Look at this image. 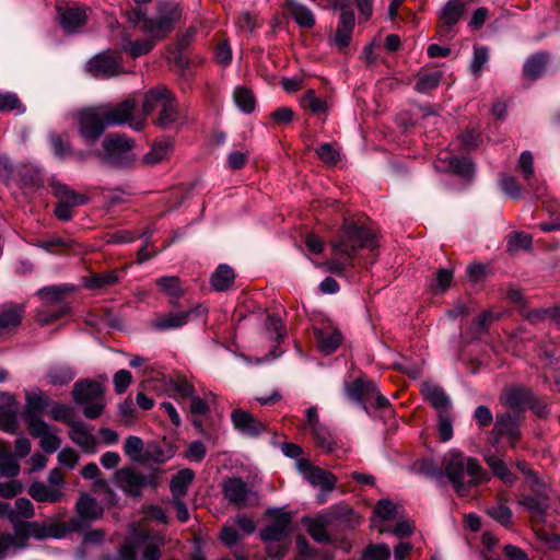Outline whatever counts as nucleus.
Returning <instances> with one entry per match:
<instances>
[{"instance_id":"nucleus-1","label":"nucleus","mask_w":560,"mask_h":560,"mask_svg":"<svg viewBox=\"0 0 560 560\" xmlns=\"http://www.w3.org/2000/svg\"><path fill=\"white\" fill-rule=\"evenodd\" d=\"M330 245L331 257L326 261L327 270L341 277L352 267V260L358 250L375 248L377 238L371 230L354 223H348L342 226Z\"/></svg>"},{"instance_id":"nucleus-2","label":"nucleus","mask_w":560,"mask_h":560,"mask_svg":"<svg viewBox=\"0 0 560 560\" xmlns=\"http://www.w3.org/2000/svg\"><path fill=\"white\" fill-rule=\"evenodd\" d=\"M442 467L459 497L467 495L471 487L489 480L488 472L482 469L476 458L466 457L458 451L446 453Z\"/></svg>"},{"instance_id":"nucleus-3","label":"nucleus","mask_w":560,"mask_h":560,"mask_svg":"<svg viewBox=\"0 0 560 560\" xmlns=\"http://www.w3.org/2000/svg\"><path fill=\"white\" fill-rule=\"evenodd\" d=\"M182 14L180 4L163 1L159 2L155 16L148 18L140 8H136L129 13L128 19L132 23L143 22V31L159 40L173 31L174 25L182 19Z\"/></svg>"},{"instance_id":"nucleus-4","label":"nucleus","mask_w":560,"mask_h":560,"mask_svg":"<svg viewBox=\"0 0 560 560\" xmlns=\"http://www.w3.org/2000/svg\"><path fill=\"white\" fill-rule=\"evenodd\" d=\"M103 152L98 153L101 161L113 167H128L135 160L133 141L126 136L112 135L104 139Z\"/></svg>"},{"instance_id":"nucleus-5","label":"nucleus","mask_w":560,"mask_h":560,"mask_svg":"<svg viewBox=\"0 0 560 560\" xmlns=\"http://www.w3.org/2000/svg\"><path fill=\"white\" fill-rule=\"evenodd\" d=\"M66 481L58 468H52L47 477V483L35 481L30 485L27 492L36 502L58 503L65 498Z\"/></svg>"},{"instance_id":"nucleus-6","label":"nucleus","mask_w":560,"mask_h":560,"mask_svg":"<svg viewBox=\"0 0 560 560\" xmlns=\"http://www.w3.org/2000/svg\"><path fill=\"white\" fill-rule=\"evenodd\" d=\"M349 515H352V510L347 505H335L314 518L305 520L306 529L317 542H328L330 540L327 533L328 526L335 520H348Z\"/></svg>"},{"instance_id":"nucleus-7","label":"nucleus","mask_w":560,"mask_h":560,"mask_svg":"<svg viewBox=\"0 0 560 560\" xmlns=\"http://www.w3.org/2000/svg\"><path fill=\"white\" fill-rule=\"evenodd\" d=\"M298 471L304 479L314 487L320 488V493L317 495V502L323 504L327 500V494L331 492L337 482V478L331 472L315 467L308 459L300 458L295 463Z\"/></svg>"},{"instance_id":"nucleus-8","label":"nucleus","mask_w":560,"mask_h":560,"mask_svg":"<svg viewBox=\"0 0 560 560\" xmlns=\"http://www.w3.org/2000/svg\"><path fill=\"white\" fill-rule=\"evenodd\" d=\"M345 393L349 399L359 402L364 410L368 409V404L377 408H386L389 405L388 399L380 393L375 383L368 380L358 378L346 385Z\"/></svg>"},{"instance_id":"nucleus-9","label":"nucleus","mask_w":560,"mask_h":560,"mask_svg":"<svg viewBox=\"0 0 560 560\" xmlns=\"http://www.w3.org/2000/svg\"><path fill=\"white\" fill-rule=\"evenodd\" d=\"M345 393L349 399L359 402L364 410L368 409V404L377 408H386L389 405L388 399L380 393L375 383L368 380L358 378L346 385Z\"/></svg>"},{"instance_id":"nucleus-10","label":"nucleus","mask_w":560,"mask_h":560,"mask_svg":"<svg viewBox=\"0 0 560 560\" xmlns=\"http://www.w3.org/2000/svg\"><path fill=\"white\" fill-rule=\"evenodd\" d=\"M78 132L85 145H94L105 131L106 124L97 106L84 108L77 114Z\"/></svg>"},{"instance_id":"nucleus-11","label":"nucleus","mask_w":560,"mask_h":560,"mask_svg":"<svg viewBox=\"0 0 560 560\" xmlns=\"http://www.w3.org/2000/svg\"><path fill=\"white\" fill-rule=\"evenodd\" d=\"M116 486L126 494L139 498L148 487H155L153 475H143L135 467H122L114 475Z\"/></svg>"},{"instance_id":"nucleus-12","label":"nucleus","mask_w":560,"mask_h":560,"mask_svg":"<svg viewBox=\"0 0 560 560\" xmlns=\"http://www.w3.org/2000/svg\"><path fill=\"white\" fill-rule=\"evenodd\" d=\"M136 103L132 100H125L117 105L101 104L97 105L100 114L106 124V127L119 126L129 124L135 130H141L143 126L142 120H132V113Z\"/></svg>"},{"instance_id":"nucleus-13","label":"nucleus","mask_w":560,"mask_h":560,"mask_svg":"<svg viewBox=\"0 0 560 560\" xmlns=\"http://www.w3.org/2000/svg\"><path fill=\"white\" fill-rule=\"evenodd\" d=\"M25 424L30 434L39 440V446L45 453H55L61 445L58 430L45 422L37 415H30L25 418Z\"/></svg>"},{"instance_id":"nucleus-14","label":"nucleus","mask_w":560,"mask_h":560,"mask_svg":"<svg viewBox=\"0 0 560 560\" xmlns=\"http://www.w3.org/2000/svg\"><path fill=\"white\" fill-rule=\"evenodd\" d=\"M86 70L95 78L116 77L122 72L120 56L117 52L103 51L88 61Z\"/></svg>"},{"instance_id":"nucleus-15","label":"nucleus","mask_w":560,"mask_h":560,"mask_svg":"<svg viewBox=\"0 0 560 560\" xmlns=\"http://www.w3.org/2000/svg\"><path fill=\"white\" fill-rule=\"evenodd\" d=\"M207 313L202 305H197L188 311L170 312L154 318L151 326L155 330L164 331L185 326L192 317H201Z\"/></svg>"},{"instance_id":"nucleus-16","label":"nucleus","mask_w":560,"mask_h":560,"mask_svg":"<svg viewBox=\"0 0 560 560\" xmlns=\"http://www.w3.org/2000/svg\"><path fill=\"white\" fill-rule=\"evenodd\" d=\"M55 194L59 199L55 208V215L61 221H69L72 219V208L86 203L88 198L80 195L63 184L55 186Z\"/></svg>"},{"instance_id":"nucleus-17","label":"nucleus","mask_w":560,"mask_h":560,"mask_svg":"<svg viewBox=\"0 0 560 560\" xmlns=\"http://www.w3.org/2000/svg\"><path fill=\"white\" fill-rule=\"evenodd\" d=\"M465 10L463 0H448L440 11V24L438 34L441 37H453L454 26L460 20Z\"/></svg>"},{"instance_id":"nucleus-18","label":"nucleus","mask_w":560,"mask_h":560,"mask_svg":"<svg viewBox=\"0 0 560 560\" xmlns=\"http://www.w3.org/2000/svg\"><path fill=\"white\" fill-rule=\"evenodd\" d=\"M222 490L225 499L238 508L247 506L250 499L255 497V492L238 477L225 480Z\"/></svg>"},{"instance_id":"nucleus-19","label":"nucleus","mask_w":560,"mask_h":560,"mask_svg":"<svg viewBox=\"0 0 560 560\" xmlns=\"http://www.w3.org/2000/svg\"><path fill=\"white\" fill-rule=\"evenodd\" d=\"M231 421L235 430L249 438H257L266 430L261 421L241 408L232 411Z\"/></svg>"},{"instance_id":"nucleus-20","label":"nucleus","mask_w":560,"mask_h":560,"mask_svg":"<svg viewBox=\"0 0 560 560\" xmlns=\"http://www.w3.org/2000/svg\"><path fill=\"white\" fill-rule=\"evenodd\" d=\"M398 506L389 500H380L374 509V517L372 521V526L378 533H388L389 526H387L388 521L396 520L398 517Z\"/></svg>"},{"instance_id":"nucleus-21","label":"nucleus","mask_w":560,"mask_h":560,"mask_svg":"<svg viewBox=\"0 0 560 560\" xmlns=\"http://www.w3.org/2000/svg\"><path fill=\"white\" fill-rule=\"evenodd\" d=\"M283 10L301 28L311 30L316 23L312 10L299 0H284Z\"/></svg>"},{"instance_id":"nucleus-22","label":"nucleus","mask_w":560,"mask_h":560,"mask_svg":"<svg viewBox=\"0 0 560 560\" xmlns=\"http://www.w3.org/2000/svg\"><path fill=\"white\" fill-rule=\"evenodd\" d=\"M291 517L288 514L277 516L260 532L262 541L290 540Z\"/></svg>"},{"instance_id":"nucleus-23","label":"nucleus","mask_w":560,"mask_h":560,"mask_svg":"<svg viewBox=\"0 0 560 560\" xmlns=\"http://www.w3.org/2000/svg\"><path fill=\"white\" fill-rule=\"evenodd\" d=\"M435 167L443 172H454L463 177H469L474 173V165L468 159H460L447 152L439 156Z\"/></svg>"},{"instance_id":"nucleus-24","label":"nucleus","mask_w":560,"mask_h":560,"mask_svg":"<svg viewBox=\"0 0 560 560\" xmlns=\"http://www.w3.org/2000/svg\"><path fill=\"white\" fill-rule=\"evenodd\" d=\"M70 439L83 452L94 454L96 452L97 440L83 422H72L69 432Z\"/></svg>"},{"instance_id":"nucleus-25","label":"nucleus","mask_w":560,"mask_h":560,"mask_svg":"<svg viewBox=\"0 0 560 560\" xmlns=\"http://www.w3.org/2000/svg\"><path fill=\"white\" fill-rule=\"evenodd\" d=\"M421 394L439 413L450 412L451 400L441 386L431 382H424L421 384Z\"/></svg>"},{"instance_id":"nucleus-26","label":"nucleus","mask_w":560,"mask_h":560,"mask_svg":"<svg viewBox=\"0 0 560 560\" xmlns=\"http://www.w3.org/2000/svg\"><path fill=\"white\" fill-rule=\"evenodd\" d=\"M18 428L16 405L12 396L0 394V429L13 433Z\"/></svg>"},{"instance_id":"nucleus-27","label":"nucleus","mask_w":560,"mask_h":560,"mask_svg":"<svg viewBox=\"0 0 560 560\" xmlns=\"http://www.w3.org/2000/svg\"><path fill=\"white\" fill-rule=\"evenodd\" d=\"M145 536L142 530L131 527L124 545L119 548L118 553L110 560H136L137 552L145 542Z\"/></svg>"},{"instance_id":"nucleus-28","label":"nucleus","mask_w":560,"mask_h":560,"mask_svg":"<svg viewBox=\"0 0 560 560\" xmlns=\"http://www.w3.org/2000/svg\"><path fill=\"white\" fill-rule=\"evenodd\" d=\"M60 24L65 31L72 33L86 22V10L84 7H58Z\"/></svg>"},{"instance_id":"nucleus-29","label":"nucleus","mask_w":560,"mask_h":560,"mask_svg":"<svg viewBox=\"0 0 560 560\" xmlns=\"http://www.w3.org/2000/svg\"><path fill=\"white\" fill-rule=\"evenodd\" d=\"M103 393L102 384L95 381L78 382L73 387V398L80 405L100 400L103 397Z\"/></svg>"},{"instance_id":"nucleus-30","label":"nucleus","mask_w":560,"mask_h":560,"mask_svg":"<svg viewBox=\"0 0 560 560\" xmlns=\"http://www.w3.org/2000/svg\"><path fill=\"white\" fill-rule=\"evenodd\" d=\"M549 495L547 487H542V489L538 492V497L534 495H524L520 504L529 511L534 518L537 521H542L545 514L549 509Z\"/></svg>"},{"instance_id":"nucleus-31","label":"nucleus","mask_w":560,"mask_h":560,"mask_svg":"<svg viewBox=\"0 0 560 560\" xmlns=\"http://www.w3.org/2000/svg\"><path fill=\"white\" fill-rule=\"evenodd\" d=\"M14 536L16 537L18 548L22 549L26 547L28 538L34 537L36 539H44L49 536L48 530L44 524L38 522H26L21 523L14 529Z\"/></svg>"},{"instance_id":"nucleus-32","label":"nucleus","mask_w":560,"mask_h":560,"mask_svg":"<svg viewBox=\"0 0 560 560\" xmlns=\"http://www.w3.org/2000/svg\"><path fill=\"white\" fill-rule=\"evenodd\" d=\"M354 27V14L350 10H342L340 20L334 36V44L342 49L350 43L352 31Z\"/></svg>"},{"instance_id":"nucleus-33","label":"nucleus","mask_w":560,"mask_h":560,"mask_svg":"<svg viewBox=\"0 0 560 560\" xmlns=\"http://www.w3.org/2000/svg\"><path fill=\"white\" fill-rule=\"evenodd\" d=\"M75 510L80 518L91 522L103 515L102 505L91 495L81 494L77 501Z\"/></svg>"},{"instance_id":"nucleus-34","label":"nucleus","mask_w":560,"mask_h":560,"mask_svg":"<svg viewBox=\"0 0 560 560\" xmlns=\"http://www.w3.org/2000/svg\"><path fill=\"white\" fill-rule=\"evenodd\" d=\"M533 390L524 387H512L504 392L503 402L513 409L524 410L533 400Z\"/></svg>"},{"instance_id":"nucleus-35","label":"nucleus","mask_w":560,"mask_h":560,"mask_svg":"<svg viewBox=\"0 0 560 560\" xmlns=\"http://www.w3.org/2000/svg\"><path fill=\"white\" fill-rule=\"evenodd\" d=\"M315 337L319 352L326 355L334 353L342 341V335L338 329H317L315 331Z\"/></svg>"},{"instance_id":"nucleus-36","label":"nucleus","mask_w":560,"mask_h":560,"mask_svg":"<svg viewBox=\"0 0 560 560\" xmlns=\"http://www.w3.org/2000/svg\"><path fill=\"white\" fill-rule=\"evenodd\" d=\"M548 62V55L546 52H537L530 56L523 67V75L526 80L535 81L546 70V66Z\"/></svg>"},{"instance_id":"nucleus-37","label":"nucleus","mask_w":560,"mask_h":560,"mask_svg":"<svg viewBox=\"0 0 560 560\" xmlns=\"http://www.w3.org/2000/svg\"><path fill=\"white\" fill-rule=\"evenodd\" d=\"M168 94L170 91L165 86H156L148 91L142 102V112L144 116L159 110Z\"/></svg>"},{"instance_id":"nucleus-38","label":"nucleus","mask_w":560,"mask_h":560,"mask_svg":"<svg viewBox=\"0 0 560 560\" xmlns=\"http://www.w3.org/2000/svg\"><path fill=\"white\" fill-rule=\"evenodd\" d=\"M121 272L117 269L94 273L84 280V285L89 290H100L110 287L118 282Z\"/></svg>"},{"instance_id":"nucleus-39","label":"nucleus","mask_w":560,"mask_h":560,"mask_svg":"<svg viewBox=\"0 0 560 560\" xmlns=\"http://www.w3.org/2000/svg\"><path fill=\"white\" fill-rule=\"evenodd\" d=\"M178 118V109L177 104L173 94L170 92L165 102L162 103L161 108L159 109V116L156 119V125L160 127H168L173 125Z\"/></svg>"},{"instance_id":"nucleus-40","label":"nucleus","mask_w":560,"mask_h":560,"mask_svg":"<svg viewBox=\"0 0 560 560\" xmlns=\"http://www.w3.org/2000/svg\"><path fill=\"white\" fill-rule=\"evenodd\" d=\"M235 279L234 270L225 264L220 265L211 276V285L215 291L230 289Z\"/></svg>"},{"instance_id":"nucleus-41","label":"nucleus","mask_w":560,"mask_h":560,"mask_svg":"<svg viewBox=\"0 0 560 560\" xmlns=\"http://www.w3.org/2000/svg\"><path fill=\"white\" fill-rule=\"evenodd\" d=\"M485 462L491 468L492 472L506 485H513L515 476L511 472L506 464L495 454H486Z\"/></svg>"},{"instance_id":"nucleus-42","label":"nucleus","mask_w":560,"mask_h":560,"mask_svg":"<svg viewBox=\"0 0 560 560\" xmlns=\"http://www.w3.org/2000/svg\"><path fill=\"white\" fill-rule=\"evenodd\" d=\"M175 452L172 446L165 445H149L144 453H143V459L142 464L147 463H156V464H163L171 459L174 456Z\"/></svg>"},{"instance_id":"nucleus-43","label":"nucleus","mask_w":560,"mask_h":560,"mask_svg":"<svg viewBox=\"0 0 560 560\" xmlns=\"http://www.w3.org/2000/svg\"><path fill=\"white\" fill-rule=\"evenodd\" d=\"M194 471L189 468L179 470L171 480L170 489L174 498H182L185 495L188 486L194 480Z\"/></svg>"},{"instance_id":"nucleus-44","label":"nucleus","mask_w":560,"mask_h":560,"mask_svg":"<svg viewBox=\"0 0 560 560\" xmlns=\"http://www.w3.org/2000/svg\"><path fill=\"white\" fill-rule=\"evenodd\" d=\"M493 431L499 435L509 436L512 441L516 440L520 435L518 425L509 413L497 416Z\"/></svg>"},{"instance_id":"nucleus-45","label":"nucleus","mask_w":560,"mask_h":560,"mask_svg":"<svg viewBox=\"0 0 560 560\" xmlns=\"http://www.w3.org/2000/svg\"><path fill=\"white\" fill-rule=\"evenodd\" d=\"M23 318V307L5 305L0 310V329H10L18 326Z\"/></svg>"},{"instance_id":"nucleus-46","label":"nucleus","mask_w":560,"mask_h":560,"mask_svg":"<svg viewBox=\"0 0 560 560\" xmlns=\"http://www.w3.org/2000/svg\"><path fill=\"white\" fill-rule=\"evenodd\" d=\"M172 149L173 144L170 140L159 141L153 144L152 149L144 155L143 160L147 164H158L168 158Z\"/></svg>"},{"instance_id":"nucleus-47","label":"nucleus","mask_w":560,"mask_h":560,"mask_svg":"<svg viewBox=\"0 0 560 560\" xmlns=\"http://www.w3.org/2000/svg\"><path fill=\"white\" fill-rule=\"evenodd\" d=\"M47 378L50 384L62 386L74 378V371L68 365L57 364L49 369Z\"/></svg>"},{"instance_id":"nucleus-48","label":"nucleus","mask_w":560,"mask_h":560,"mask_svg":"<svg viewBox=\"0 0 560 560\" xmlns=\"http://www.w3.org/2000/svg\"><path fill=\"white\" fill-rule=\"evenodd\" d=\"M72 290V285L58 284L42 288L40 290H38L37 294L42 300L48 303H59L62 301L63 295L68 292H71Z\"/></svg>"},{"instance_id":"nucleus-49","label":"nucleus","mask_w":560,"mask_h":560,"mask_svg":"<svg viewBox=\"0 0 560 560\" xmlns=\"http://www.w3.org/2000/svg\"><path fill=\"white\" fill-rule=\"evenodd\" d=\"M315 443L318 447H320L326 453H332L337 443L331 434V432L323 424L316 430L311 432Z\"/></svg>"},{"instance_id":"nucleus-50","label":"nucleus","mask_w":560,"mask_h":560,"mask_svg":"<svg viewBox=\"0 0 560 560\" xmlns=\"http://www.w3.org/2000/svg\"><path fill=\"white\" fill-rule=\"evenodd\" d=\"M233 98L236 106L245 114H249L255 109V97L246 88L237 86L234 90Z\"/></svg>"},{"instance_id":"nucleus-51","label":"nucleus","mask_w":560,"mask_h":560,"mask_svg":"<svg viewBox=\"0 0 560 560\" xmlns=\"http://www.w3.org/2000/svg\"><path fill=\"white\" fill-rule=\"evenodd\" d=\"M156 285L171 298L179 299L184 294L180 280L174 276H166L155 281Z\"/></svg>"},{"instance_id":"nucleus-52","label":"nucleus","mask_w":560,"mask_h":560,"mask_svg":"<svg viewBox=\"0 0 560 560\" xmlns=\"http://www.w3.org/2000/svg\"><path fill=\"white\" fill-rule=\"evenodd\" d=\"M49 143L52 148L54 154L58 159L66 160L74 156V150L72 149L70 142L65 140L60 135L54 132L50 133Z\"/></svg>"},{"instance_id":"nucleus-53","label":"nucleus","mask_w":560,"mask_h":560,"mask_svg":"<svg viewBox=\"0 0 560 560\" xmlns=\"http://www.w3.org/2000/svg\"><path fill=\"white\" fill-rule=\"evenodd\" d=\"M144 451V444L141 438L130 435L126 439L124 452L132 462L142 464Z\"/></svg>"},{"instance_id":"nucleus-54","label":"nucleus","mask_w":560,"mask_h":560,"mask_svg":"<svg viewBox=\"0 0 560 560\" xmlns=\"http://www.w3.org/2000/svg\"><path fill=\"white\" fill-rule=\"evenodd\" d=\"M156 39L154 38H145L135 42H128V44H122V49L127 50L131 57L138 58L142 55H145L152 50L155 45Z\"/></svg>"},{"instance_id":"nucleus-55","label":"nucleus","mask_w":560,"mask_h":560,"mask_svg":"<svg viewBox=\"0 0 560 560\" xmlns=\"http://www.w3.org/2000/svg\"><path fill=\"white\" fill-rule=\"evenodd\" d=\"M488 60H489L488 48L485 46H476L474 48V57L470 62V71L476 78L480 77Z\"/></svg>"},{"instance_id":"nucleus-56","label":"nucleus","mask_w":560,"mask_h":560,"mask_svg":"<svg viewBox=\"0 0 560 560\" xmlns=\"http://www.w3.org/2000/svg\"><path fill=\"white\" fill-rule=\"evenodd\" d=\"M15 527L23 518H32L35 515L34 504L26 498H19L14 502Z\"/></svg>"},{"instance_id":"nucleus-57","label":"nucleus","mask_w":560,"mask_h":560,"mask_svg":"<svg viewBox=\"0 0 560 560\" xmlns=\"http://www.w3.org/2000/svg\"><path fill=\"white\" fill-rule=\"evenodd\" d=\"M301 105L312 114H320L328 108L327 103L318 98L313 90H308L301 98Z\"/></svg>"},{"instance_id":"nucleus-58","label":"nucleus","mask_w":560,"mask_h":560,"mask_svg":"<svg viewBox=\"0 0 560 560\" xmlns=\"http://www.w3.org/2000/svg\"><path fill=\"white\" fill-rule=\"evenodd\" d=\"M442 74L439 71L420 74L416 84V90L420 93H427L439 86Z\"/></svg>"},{"instance_id":"nucleus-59","label":"nucleus","mask_w":560,"mask_h":560,"mask_svg":"<svg viewBox=\"0 0 560 560\" xmlns=\"http://www.w3.org/2000/svg\"><path fill=\"white\" fill-rule=\"evenodd\" d=\"M532 235L523 232H513L508 236V249L510 252L518 249H529L532 247Z\"/></svg>"},{"instance_id":"nucleus-60","label":"nucleus","mask_w":560,"mask_h":560,"mask_svg":"<svg viewBox=\"0 0 560 560\" xmlns=\"http://www.w3.org/2000/svg\"><path fill=\"white\" fill-rule=\"evenodd\" d=\"M487 514L505 527L512 524L513 513L511 509L504 504L488 508Z\"/></svg>"},{"instance_id":"nucleus-61","label":"nucleus","mask_w":560,"mask_h":560,"mask_svg":"<svg viewBox=\"0 0 560 560\" xmlns=\"http://www.w3.org/2000/svg\"><path fill=\"white\" fill-rule=\"evenodd\" d=\"M16 110L18 114H23L25 107L22 105L18 95L12 92L0 93V112Z\"/></svg>"},{"instance_id":"nucleus-62","label":"nucleus","mask_w":560,"mask_h":560,"mask_svg":"<svg viewBox=\"0 0 560 560\" xmlns=\"http://www.w3.org/2000/svg\"><path fill=\"white\" fill-rule=\"evenodd\" d=\"M316 154L327 165H335L340 159L338 149L329 142L319 144Z\"/></svg>"},{"instance_id":"nucleus-63","label":"nucleus","mask_w":560,"mask_h":560,"mask_svg":"<svg viewBox=\"0 0 560 560\" xmlns=\"http://www.w3.org/2000/svg\"><path fill=\"white\" fill-rule=\"evenodd\" d=\"M145 536V542L142 545L143 549L142 560H160L161 550L160 544L156 538L152 537L147 530H142Z\"/></svg>"},{"instance_id":"nucleus-64","label":"nucleus","mask_w":560,"mask_h":560,"mask_svg":"<svg viewBox=\"0 0 560 560\" xmlns=\"http://www.w3.org/2000/svg\"><path fill=\"white\" fill-rule=\"evenodd\" d=\"M390 550L385 544L373 545L365 549L363 560H389Z\"/></svg>"}]
</instances>
